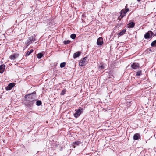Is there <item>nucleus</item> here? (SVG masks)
I'll use <instances>...</instances> for the list:
<instances>
[{"label":"nucleus","instance_id":"nucleus-1","mask_svg":"<svg viewBox=\"0 0 156 156\" xmlns=\"http://www.w3.org/2000/svg\"><path fill=\"white\" fill-rule=\"evenodd\" d=\"M129 10V9L127 8H126L125 9H123L120 12V17L119 19V20H121L123 17L125 16L126 13Z\"/></svg>","mask_w":156,"mask_h":156},{"label":"nucleus","instance_id":"nucleus-2","mask_svg":"<svg viewBox=\"0 0 156 156\" xmlns=\"http://www.w3.org/2000/svg\"><path fill=\"white\" fill-rule=\"evenodd\" d=\"M87 58L86 57H85L81 59L79 62V65L81 66H82L85 65L87 62Z\"/></svg>","mask_w":156,"mask_h":156},{"label":"nucleus","instance_id":"nucleus-3","mask_svg":"<svg viewBox=\"0 0 156 156\" xmlns=\"http://www.w3.org/2000/svg\"><path fill=\"white\" fill-rule=\"evenodd\" d=\"M75 111H76V112L74 114V116L76 118L79 117L80 115V114L83 112V109H79L77 110H75Z\"/></svg>","mask_w":156,"mask_h":156},{"label":"nucleus","instance_id":"nucleus-4","mask_svg":"<svg viewBox=\"0 0 156 156\" xmlns=\"http://www.w3.org/2000/svg\"><path fill=\"white\" fill-rule=\"evenodd\" d=\"M153 34L152 31H149L145 34V38L146 39H148L151 37Z\"/></svg>","mask_w":156,"mask_h":156},{"label":"nucleus","instance_id":"nucleus-5","mask_svg":"<svg viewBox=\"0 0 156 156\" xmlns=\"http://www.w3.org/2000/svg\"><path fill=\"white\" fill-rule=\"evenodd\" d=\"M103 39L101 37L98 38L97 41V44L98 45H101L103 44Z\"/></svg>","mask_w":156,"mask_h":156},{"label":"nucleus","instance_id":"nucleus-6","mask_svg":"<svg viewBox=\"0 0 156 156\" xmlns=\"http://www.w3.org/2000/svg\"><path fill=\"white\" fill-rule=\"evenodd\" d=\"M131 67L134 69H136L139 68V65L138 63H134L131 65Z\"/></svg>","mask_w":156,"mask_h":156},{"label":"nucleus","instance_id":"nucleus-7","mask_svg":"<svg viewBox=\"0 0 156 156\" xmlns=\"http://www.w3.org/2000/svg\"><path fill=\"white\" fill-rule=\"evenodd\" d=\"M14 86V83H12L9 84L7 86L5 89L7 90H10Z\"/></svg>","mask_w":156,"mask_h":156},{"label":"nucleus","instance_id":"nucleus-8","mask_svg":"<svg viewBox=\"0 0 156 156\" xmlns=\"http://www.w3.org/2000/svg\"><path fill=\"white\" fill-rule=\"evenodd\" d=\"M19 56L18 54H14L11 55L10 56V58L11 60H14L16 58H17Z\"/></svg>","mask_w":156,"mask_h":156},{"label":"nucleus","instance_id":"nucleus-9","mask_svg":"<svg viewBox=\"0 0 156 156\" xmlns=\"http://www.w3.org/2000/svg\"><path fill=\"white\" fill-rule=\"evenodd\" d=\"M5 66L4 65L0 66V73H2L5 69Z\"/></svg>","mask_w":156,"mask_h":156},{"label":"nucleus","instance_id":"nucleus-10","mask_svg":"<svg viewBox=\"0 0 156 156\" xmlns=\"http://www.w3.org/2000/svg\"><path fill=\"white\" fill-rule=\"evenodd\" d=\"M80 54L81 53L79 51L76 52V53H75L73 55V57L74 58H76L80 56Z\"/></svg>","mask_w":156,"mask_h":156},{"label":"nucleus","instance_id":"nucleus-11","mask_svg":"<svg viewBox=\"0 0 156 156\" xmlns=\"http://www.w3.org/2000/svg\"><path fill=\"white\" fill-rule=\"evenodd\" d=\"M140 137V135L139 133H136L135 134L133 137V138L134 140H138L139 138Z\"/></svg>","mask_w":156,"mask_h":156},{"label":"nucleus","instance_id":"nucleus-12","mask_svg":"<svg viewBox=\"0 0 156 156\" xmlns=\"http://www.w3.org/2000/svg\"><path fill=\"white\" fill-rule=\"evenodd\" d=\"M126 31V30L124 29H123L122 31L120 32L119 33H118V36L119 37L121 36H122V35H123L124 34H125V32Z\"/></svg>","mask_w":156,"mask_h":156},{"label":"nucleus","instance_id":"nucleus-13","mask_svg":"<svg viewBox=\"0 0 156 156\" xmlns=\"http://www.w3.org/2000/svg\"><path fill=\"white\" fill-rule=\"evenodd\" d=\"M135 25V23L133 22H130L128 24V28H133Z\"/></svg>","mask_w":156,"mask_h":156},{"label":"nucleus","instance_id":"nucleus-14","mask_svg":"<svg viewBox=\"0 0 156 156\" xmlns=\"http://www.w3.org/2000/svg\"><path fill=\"white\" fill-rule=\"evenodd\" d=\"M33 49H31L30 51H27V53L26 54V56H28L31 53L33 52Z\"/></svg>","mask_w":156,"mask_h":156},{"label":"nucleus","instance_id":"nucleus-15","mask_svg":"<svg viewBox=\"0 0 156 156\" xmlns=\"http://www.w3.org/2000/svg\"><path fill=\"white\" fill-rule=\"evenodd\" d=\"M66 89H63L62 91L61 92V93H60V95H64L65 94V93H66Z\"/></svg>","mask_w":156,"mask_h":156},{"label":"nucleus","instance_id":"nucleus-16","mask_svg":"<svg viewBox=\"0 0 156 156\" xmlns=\"http://www.w3.org/2000/svg\"><path fill=\"white\" fill-rule=\"evenodd\" d=\"M76 36V34H72L70 36V37L71 38L73 39H74L75 38V37Z\"/></svg>","mask_w":156,"mask_h":156},{"label":"nucleus","instance_id":"nucleus-17","mask_svg":"<svg viewBox=\"0 0 156 156\" xmlns=\"http://www.w3.org/2000/svg\"><path fill=\"white\" fill-rule=\"evenodd\" d=\"M66 64V63L65 62H63V63H62L60 64V67L61 68H63L65 66Z\"/></svg>","mask_w":156,"mask_h":156},{"label":"nucleus","instance_id":"nucleus-18","mask_svg":"<svg viewBox=\"0 0 156 156\" xmlns=\"http://www.w3.org/2000/svg\"><path fill=\"white\" fill-rule=\"evenodd\" d=\"M43 56V54L41 53H39L37 55V57L38 58H41Z\"/></svg>","mask_w":156,"mask_h":156},{"label":"nucleus","instance_id":"nucleus-19","mask_svg":"<svg viewBox=\"0 0 156 156\" xmlns=\"http://www.w3.org/2000/svg\"><path fill=\"white\" fill-rule=\"evenodd\" d=\"M41 104V101L38 100L36 102V105L37 106H40Z\"/></svg>","mask_w":156,"mask_h":156},{"label":"nucleus","instance_id":"nucleus-20","mask_svg":"<svg viewBox=\"0 0 156 156\" xmlns=\"http://www.w3.org/2000/svg\"><path fill=\"white\" fill-rule=\"evenodd\" d=\"M70 41L69 40H68L67 41H64V43L65 44H68L70 43Z\"/></svg>","mask_w":156,"mask_h":156},{"label":"nucleus","instance_id":"nucleus-21","mask_svg":"<svg viewBox=\"0 0 156 156\" xmlns=\"http://www.w3.org/2000/svg\"><path fill=\"white\" fill-rule=\"evenodd\" d=\"M151 45L152 46H153L154 45H156V40L153 41L151 44Z\"/></svg>","mask_w":156,"mask_h":156},{"label":"nucleus","instance_id":"nucleus-22","mask_svg":"<svg viewBox=\"0 0 156 156\" xmlns=\"http://www.w3.org/2000/svg\"><path fill=\"white\" fill-rule=\"evenodd\" d=\"M79 144V142H74L73 143V147L74 148H75V146H74V145L75 144H76L77 145H78Z\"/></svg>","mask_w":156,"mask_h":156},{"label":"nucleus","instance_id":"nucleus-23","mask_svg":"<svg viewBox=\"0 0 156 156\" xmlns=\"http://www.w3.org/2000/svg\"><path fill=\"white\" fill-rule=\"evenodd\" d=\"M141 71H139L137 72L136 73V75L138 76H139L141 74Z\"/></svg>","mask_w":156,"mask_h":156},{"label":"nucleus","instance_id":"nucleus-24","mask_svg":"<svg viewBox=\"0 0 156 156\" xmlns=\"http://www.w3.org/2000/svg\"><path fill=\"white\" fill-rule=\"evenodd\" d=\"M104 68V66L103 65H101L99 67V69L100 70L103 69Z\"/></svg>","mask_w":156,"mask_h":156},{"label":"nucleus","instance_id":"nucleus-25","mask_svg":"<svg viewBox=\"0 0 156 156\" xmlns=\"http://www.w3.org/2000/svg\"><path fill=\"white\" fill-rule=\"evenodd\" d=\"M31 94H29V95H26L25 96V98H27V97H28V96H31Z\"/></svg>","mask_w":156,"mask_h":156},{"label":"nucleus","instance_id":"nucleus-26","mask_svg":"<svg viewBox=\"0 0 156 156\" xmlns=\"http://www.w3.org/2000/svg\"><path fill=\"white\" fill-rule=\"evenodd\" d=\"M154 136L156 138V133L154 135Z\"/></svg>","mask_w":156,"mask_h":156},{"label":"nucleus","instance_id":"nucleus-27","mask_svg":"<svg viewBox=\"0 0 156 156\" xmlns=\"http://www.w3.org/2000/svg\"><path fill=\"white\" fill-rule=\"evenodd\" d=\"M138 1H140V0H138Z\"/></svg>","mask_w":156,"mask_h":156}]
</instances>
